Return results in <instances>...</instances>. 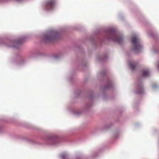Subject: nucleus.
Listing matches in <instances>:
<instances>
[{
  "label": "nucleus",
  "mask_w": 159,
  "mask_h": 159,
  "mask_svg": "<svg viewBox=\"0 0 159 159\" xmlns=\"http://www.w3.org/2000/svg\"><path fill=\"white\" fill-rule=\"evenodd\" d=\"M109 34V36L107 37L108 39H111L119 44L122 43L123 38L121 36H116L115 32L114 30H111Z\"/></svg>",
  "instance_id": "1"
},
{
  "label": "nucleus",
  "mask_w": 159,
  "mask_h": 159,
  "mask_svg": "<svg viewBox=\"0 0 159 159\" xmlns=\"http://www.w3.org/2000/svg\"><path fill=\"white\" fill-rule=\"evenodd\" d=\"M132 43L134 47V50L136 52L139 51L142 48V46L139 42V38L136 36H134L132 38Z\"/></svg>",
  "instance_id": "2"
},
{
  "label": "nucleus",
  "mask_w": 159,
  "mask_h": 159,
  "mask_svg": "<svg viewBox=\"0 0 159 159\" xmlns=\"http://www.w3.org/2000/svg\"><path fill=\"white\" fill-rule=\"evenodd\" d=\"M55 4L54 0H48L45 2L46 8L48 10L52 9L54 6Z\"/></svg>",
  "instance_id": "3"
},
{
  "label": "nucleus",
  "mask_w": 159,
  "mask_h": 159,
  "mask_svg": "<svg viewBox=\"0 0 159 159\" xmlns=\"http://www.w3.org/2000/svg\"><path fill=\"white\" fill-rule=\"evenodd\" d=\"M55 38V36L54 35L53 36H46L45 37V39L47 41H51L54 39Z\"/></svg>",
  "instance_id": "4"
},
{
  "label": "nucleus",
  "mask_w": 159,
  "mask_h": 159,
  "mask_svg": "<svg viewBox=\"0 0 159 159\" xmlns=\"http://www.w3.org/2000/svg\"><path fill=\"white\" fill-rule=\"evenodd\" d=\"M149 72L148 70H145L143 71L142 75L143 76H148L149 74Z\"/></svg>",
  "instance_id": "5"
},
{
  "label": "nucleus",
  "mask_w": 159,
  "mask_h": 159,
  "mask_svg": "<svg viewBox=\"0 0 159 159\" xmlns=\"http://www.w3.org/2000/svg\"><path fill=\"white\" fill-rule=\"evenodd\" d=\"M130 66L131 68L133 69H134L135 68V65L133 63H132L131 62L129 63Z\"/></svg>",
  "instance_id": "6"
},
{
  "label": "nucleus",
  "mask_w": 159,
  "mask_h": 159,
  "mask_svg": "<svg viewBox=\"0 0 159 159\" xmlns=\"http://www.w3.org/2000/svg\"><path fill=\"white\" fill-rule=\"evenodd\" d=\"M65 156L63 154H62L61 155V157L62 158H64L65 157Z\"/></svg>",
  "instance_id": "7"
}]
</instances>
